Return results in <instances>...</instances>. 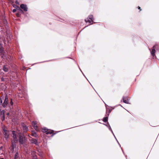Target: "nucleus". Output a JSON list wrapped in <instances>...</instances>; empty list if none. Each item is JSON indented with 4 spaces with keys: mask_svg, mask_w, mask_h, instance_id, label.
<instances>
[{
    "mask_svg": "<svg viewBox=\"0 0 159 159\" xmlns=\"http://www.w3.org/2000/svg\"><path fill=\"white\" fill-rule=\"evenodd\" d=\"M12 133L13 140L12 141L11 152H13L14 151V148L16 147V143L18 141L17 134L19 137V142L20 144H22L23 143L25 138L23 136L20 131L18 129H17L16 131H12Z\"/></svg>",
    "mask_w": 159,
    "mask_h": 159,
    "instance_id": "nucleus-1",
    "label": "nucleus"
},
{
    "mask_svg": "<svg viewBox=\"0 0 159 159\" xmlns=\"http://www.w3.org/2000/svg\"><path fill=\"white\" fill-rule=\"evenodd\" d=\"M3 133L5 135L6 139L7 140L9 138V131L5 129V128H3Z\"/></svg>",
    "mask_w": 159,
    "mask_h": 159,
    "instance_id": "nucleus-2",
    "label": "nucleus"
},
{
    "mask_svg": "<svg viewBox=\"0 0 159 159\" xmlns=\"http://www.w3.org/2000/svg\"><path fill=\"white\" fill-rule=\"evenodd\" d=\"M93 16L92 15L89 16L88 18L85 19V21L86 22H88L91 23V24H92L93 23H91L93 22Z\"/></svg>",
    "mask_w": 159,
    "mask_h": 159,
    "instance_id": "nucleus-3",
    "label": "nucleus"
},
{
    "mask_svg": "<svg viewBox=\"0 0 159 159\" xmlns=\"http://www.w3.org/2000/svg\"><path fill=\"white\" fill-rule=\"evenodd\" d=\"M22 128L23 130V132H26L28 130V129L27 126L24 124H22Z\"/></svg>",
    "mask_w": 159,
    "mask_h": 159,
    "instance_id": "nucleus-4",
    "label": "nucleus"
},
{
    "mask_svg": "<svg viewBox=\"0 0 159 159\" xmlns=\"http://www.w3.org/2000/svg\"><path fill=\"white\" fill-rule=\"evenodd\" d=\"M20 7L25 11H27L28 10V8L26 5L22 4L20 5Z\"/></svg>",
    "mask_w": 159,
    "mask_h": 159,
    "instance_id": "nucleus-5",
    "label": "nucleus"
},
{
    "mask_svg": "<svg viewBox=\"0 0 159 159\" xmlns=\"http://www.w3.org/2000/svg\"><path fill=\"white\" fill-rule=\"evenodd\" d=\"M8 98L6 97L5 99L4 102L2 104V106L3 107H6L8 104Z\"/></svg>",
    "mask_w": 159,
    "mask_h": 159,
    "instance_id": "nucleus-6",
    "label": "nucleus"
},
{
    "mask_svg": "<svg viewBox=\"0 0 159 159\" xmlns=\"http://www.w3.org/2000/svg\"><path fill=\"white\" fill-rule=\"evenodd\" d=\"M122 100L124 103L127 104L129 103V100L128 99L127 97H123L122 98Z\"/></svg>",
    "mask_w": 159,
    "mask_h": 159,
    "instance_id": "nucleus-7",
    "label": "nucleus"
},
{
    "mask_svg": "<svg viewBox=\"0 0 159 159\" xmlns=\"http://www.w3.org/2000/svg\"><path fill=\"white\" fill-rule=\"evenodd\" d=\"M31 154L32 155L33 159H37V156L35 155V152L34 151L31 152Z\"/></svg>",
    "mask_w": 159,
    "mask_h": 159,
    "instance_id": "nucleus-8",
    "label": "nucleus"
},
{
    "mask_svg": "<svg viewBox=\"0 0 159 159\" xmlns=\"http://www.w3.org/2000/svg\"><path fill=\"white\" fill-rule=\"evenodd\" d=\"M155 46L153 47V48L152 50V51L151 52V53L152 55L154 56L155 55Z\"/></svg>",
    "mask_w": 159,
    "mask_h": 159,
    "instance_id": "nucleus-9",
    "label": "nucleus"
},
{
    "mask_svg": "<svg viewBox=\"0 0 159 159\" xmlns=\"http://www.w3.org/2000/svg\"><path fill=\"white\" fill-rule=\"evenodd\" d=\"M32 125H33V126L34 127V129L36 130H37V126L36 123H35V122L34 121H33L32 123Z\"/></svg>",
    "mask_w": 159,
    "mask_h": 159,
    "instance_id": "nucleus-10",
    "label": "nucleus"
},
{
    "mask_svg": "<svg viewBox=\"0 0 159 159\" xmlns=\"http://www.w3.org/2000/svg\"><path fill=\"white\" fill-rule=\"evenodd\" d=\"M31 142L35 144L37 143V140L36 139H32L31 140Z\"/></svg>",
    "mask_w": 159,
    "mask_h": 159,
    "instance_id": "nucleus-11",
    "label": "nucleus"
},
{
    "mask_svg": "<svg viewBox=\"0 0 159 159\" xmlns=\"http://www.w3.org/2000/svg\"><path fill=\"white\" fill-rule=\"evenodd\" d=\"M32 135L34 137H37V135L36 133L34 131H32Z\"/></svg>",
    "mask_w": 159,
    "mask_h": 159,
    "instance_id": "nucleus-12",
    "label": "nucleus"
},
{
    "mask_svg": "<svg viewBox=\"0 0 159 159\" xmlns=\"http://www.w3.org/2000/svg\"><path fill=\"white\" fill-rule=\"evenodd\" d=\"M53 133V131L52 130L48 129L46 133V134H51Z\"/></svg>",
    "mask_w": 159,
    "mask_h": 159,
    "instance_id": "nucleus-13",
    "label": "nucleus"
},
{
    "mask_svg": "<svg viewBox=\"0 0 159 159\" xmlns=\"http://www.w3.org/2000/svg\"><path fill=\"white\" fill-rule=\"evenodd\" d=\"M3 70L4 71L6 72H7L8 71V68L6 67L5 66H3Z\"/></svg>",
    "mask_w": 159,
    "mask_h": 159,
    "instance_id": "nucleus-14",
    "label": "nucleus"
},
{
    "mask_svg": "<svg viewBox=\"0 0 159 159\" xmlns=\"http://www.w3.org/2000/svg\"><path fill=\"white\" fill-rule=\"evenodd\" d=\"M19 156V154L18 152H16L15 155L14 159H17Z\"/></svg>",
    "mask_w": 159,
    "mask_h": 159,
    "instance_id": "nucleus-15",
    "label": "nucleus"
},
{
    "mask_svg": "<svg viewBox=\"0 0 159 159\" xmlns=\"http://www.w3.org/2000/svg\"><path fill=\"white\" fill-rule=\"evenodd\" d=\"M108 120V117H104L103 119V121L104 122H106Z\"/></svg>",
    "mask_w": 159,
    "mask_h": 159,
    "instance_id": "nucleus-16",
    "label": "nucleus"
},
{
    "mask_svg": "<svg viewBox=\"0 0 159 159\" xmlns=\"http://www.w3.org/2000/svg\"><path fill=\"white\" fill-rule=\"evenodd\" d=\"M48 129H47L46 128H43V132L46 133Z\"/></svg>",
    "mask_w": 159,
    "mask_h": 159,
    "instance_id": "nucleus-17",
    "label": "nucleus"
},
{
    "mask_svg": "<svg viewBox=\"0 0 159 159\" xmlns=\"http://www.w3.org/2000/svg\"><path fill=\"white\" fill-rule=\"evenodd\" d=\"M2 100L1 98H0V105L2 104Z\"/></svg>",
    "mask_w": 159,
    "mask_h": 159,
    "instance_id": "nucleus-18",
    "label": "nucleus"
},
{
    "mask_svg": "<svg viewBox=\"0 0 159 159\" xmlns=\"http://www.w3.org/2000/svg\"><path fill=\"white\" fill-rule=\"evenodd\" d=\"M10 104L11 105H13V102L12 101V99H11V102H10Z\"/></svg>",
    "mask_w": 159,
    "mask_h": 159,
    "instance_id": "nucleus-19",
    "label": "nucleus"
},
{
    "mask_svg": "<svg viewBox=\"0 0 159 159\" xmlns=\"http://www.w3.org/2000/svg\"><path fill=\"white\" fill-rule=\"evenodd\" d=\"M16 11V9H13V12H15Z\"/></svg>",
    "mask_w": 159,
    "mask_h": 159,
    "instance_id": "nucleus-20",
    "label": "nucleus"
},
{
    "mask_svg": "<svg viewBox=\"0 0 159 159\" xmlns=\"http://www.w3.org/2000/svg\"><path fill=\"white\" fill-rule=\"evenodd\" d=\"M138 9L140 10V11L141 10L140 9V7H138Z\"/></svg>",
    "mask_w": 159,
    "mask_h": 159,
    "instance_id": "nucleus-21",
    "label": "nucleus"
},
{
    "mask_svg": "<svg viewBox=\"0 0 159 159\" xmlns=\"http://www.w3.org/2000/svg\"><path fill=\"white\" fill-rule=\"evenodd\" d=\"M3 120H4V116H3Z\"/></svg>",
    "mask_w": 159,
    "mask_h": 159,
    "instance_id": "nucleus-22",
    "label": "nucleus"
},
{
    "mask_svg": "<svg viewBox=\"0 0 159 159\" xmlns=\"http://www.w3.org/2000/svg\"><path fill=\"white\" fill-rule=\"evenodd\" d=\"M111 128L110 127V128H109V129H110V130H111Z\"/></svg>",
    "mask_w": 159,
    "mask_h": 159,
    "instance_id": "nucleus-23",
    "label": "nucleus"
},
{
    "mask_svg": "<svg viewBox=\"0 0 159 159\" xmlns=\"http://www.w3.org/2000/svg\"><path fill=\"white\" fill-rule=\"evenodd\" d=\"M1 159H4V158H2Z\"/></svg>",
    "mask_w": 159,
    "mask_h": 159,
    "instance_id": "nucleus-24",
    "label": "nucleus"
},
{
    "mask_svg": "<svg viewBox=\"0 0 159 159\" xmlns=\"http://www.w3.org/2000/svg\"><path fill=\"white\" fill-rule=\"evenodd\" d=\"M20 10L21 11H22V10L20 9Z\"/></svg>",
    "mask_w": 159,
    "mask_h": 159,
    "instance_id": "nucleus-25",
    "label": "nucleus"
},
{
    "mask_svg": "<svg viewBox=\"0 0 159 159\" xmlns=\"http://www.w3.org/2000/svg\"><path fill=\"white\" fill-rule=\"evenodd\" d=\"M111 132H112V133L113 134V132H112V131H111Z\"/></svg>",
    "mask_w": 159,
    "mask_h": 159,
    "instance_id": "nucleus-26",
    "label": "nucleus"
}]
</instances>
